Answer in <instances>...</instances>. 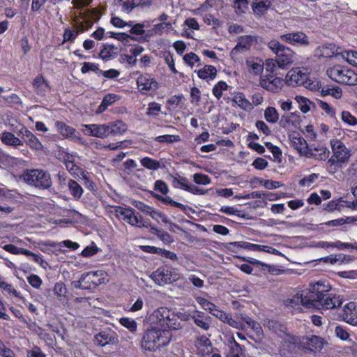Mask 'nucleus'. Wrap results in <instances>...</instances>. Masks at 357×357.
Wrapping results in <instances>:
<instances>
[{"label": "nucleus", "instance_id": "nucleus-1", "mask_svg": "<svg viewBox=\"0 0 357 357\" xmlns=\"http://www.w3.org/2000/svg\"><path fill=\"white\" fill-rule=\"evenodd\" d=\"M270 327L273 328L275 333L281 337L285 343H290L292 344H298L299 347L305 349L312 352H317L321 351L326 342L321 337L310 335L304 337H296L287 334L285 332L286 328L278 323L272 322Z\"/></svg>", "mask_w": 357, "mask_h": 357}, {"label": "nucleus", "instance_id": "nucleus-2", "mask_svg": "<svg viewBox=\"0 0 357 357\" xmlns=\"http://www.w3.org/2000/svg\"><path fill=\"white\" fill-rule=\"evenodd\" d=\"M172 333L166 329H148L143 335L141 348L149 351H155L157 349L167 345L171 339Z\"/></svg>", "mask_w": 357, "mask_h": 357}, {"label": "nucleus", "instance_id": "nucleus-3", "mask_svg": "<svg viewBox=\"0 0 357 357\" xmlns=\"http://www.w3.org/2000/svg\"><path fill=\"white\" fill-rule=\"evenodd\" d=\"M332 156L328 161L330 171H336L342 165L348 163L351 157L350 150L340 139H333L330 141Z\"/></svg>", "mask_w": 357, "mask_h": 357}, {"label": "nucleus", "instance_id": "nucleus-4", "mask_svg": "<svg viewBox=\"0 0 357 357\" xmlns=\"http://www.w3.org/2000/svg\"><path fill=\"white\" fill-rule=\"evenodd\" d=\"M22 178L27 185L40 190H47L52 185L50 174L43 169H26Z\"/></svg>", "mask_w": 357, "mask_h": 357}, {"label": "nucleus", "instance_id": "nucleus-5", "mask_svg": "<svg viewBox=\"0 0 357 357\" xmlns=\"http://www.w3.org/2000/svg\"><path fill=\"white\" fill-rule=\"evenodd\" d=\"M327 75L333 81L344 85H357V73L348 68L336 65L330 67L326 70Z\"/></svg>", "mask_w": 357, "mask_h": 357}, {"label": "nucleus", "instance_id": "nucleus-6", "mask_svg": "<svg viewBox=\"0 0 357 357\" xmlns=\"http://www.w3.org/2000/svg\"><path fill=\"white\" fill-rule=\"evenodd\" d=\"M268 47L277 55V64L279 68L284 69L293 62V52L278 40H271L268 42Z\"/></svg>", "mask_w": 357, "mask_h": 357}, {"label": "nucleus", "instance_id": "nucleus-7", "mask_svg": "<svg viewBox=\"0 0 357 357\" xmlns=\"http://www.w3.org/2000/svg\"><path fill=\"white\" fill-rule=\"evenodd\" d=\"M343 301L344 298L342 296L330 292L319 300L312 301V303H310V306L321 310H332L340 307Z\"/></svg>", "mask_w": 357, "mask_h": 357}, {"label": "nucleus", "instance_id": "nucleus-8", "mask_svg": "<svg viewBox=\"0 0 357 357\" xmlns=\"http://www.w3.org/2000/svg\"><path fill=\"white\" fill-rule=\"evenodd\" d=\"M310 301L307 294H296L291 298H288L284 301V305L292 312H301L303 308L310 309Z\"/></svg>", "mask_w": 357, "mask_h": 357}, {"label": "nucleus", "instance_id": "nucleus-9", "mask_svg": "<svg viewBox=\"0 0 357 357\" xmlns=\"http://www.w3.org/2000/svg\"><path fill=\"white\" fill-rule=\"evenodd\" d=\"M151 278L158 285L172 283L178 279L177 274L172 272L167 267H160L152 273Z\"/></svg>", "mask_w": 357, "mask_h": 357}, {"label": "nucleus", "instance_id": "nucleus-10", "mask_svg": "<svg viewBox=\"0 0 357 357\" xmlns=\"http://www.w3.org/2000/svg\"><path fill=\"white\" fill-rule=\"evenodd\" d=\"M331 286L326 281H318L310 285L307 294L311 303L313 300H319L326 294L330 293Z\"/></svg>", "mask_w": 357, "mask_h": 357}, {"label": "nucleus", "instance_id": "nucleus-11", "mask_svg": "<svg viewBox=\"0 0 357 357\" xmlns=\"http://www.w3.org/2000/svg\"><path fill=\"white\" fill-rule=\"evenodd\" d=\"M105 272L102 271H97L88 272L82 275V282L86 289H92L97 286L104 283L105 282Z\"/></svg>", "mask_w": 357, "mask_h": 357}, {"label": "nucleus", "instance_id": "nucleus-12", "mask_svg": "<svg viewBox=\"0 0 357 357\" xmlns=\"http://www.w3.org/2000/svg\"><path fill=\"white\" fill-rule=\"evenodd\" d=\"M114 213L116 218L123 220L132 226L135 227V225L140 223L138 220L139 216L135 213V211L132 208L116 206L114 207Z\"/></svg>", "mask_w": 357, "mask_h": 357}, {"label": "nucleus", "instance_id": "nucleus-13", "mask_svg": "<svg viewBox=\"0 0 357 357\" xmlns=\"http://www.w3.org/2000/svg\"><path fill=\"white\" fill-rule=\"evenodd\" d=\"M308 77V73L307 69H301L296 68L290 70L287 75L286 80L289 85L293 86L298 85H303Z\"/></svg>", "mask_w": 357, "mask_h": 357}, {"label": "nucleus", "instance_id": "nucleus-14", "mask_svg": "<svg viewBox=\"0 0 357 357\" xmlns=\"http://www.w3.org/2000/svg\"><path fill=\"white\" fill-rule=\"evenodd\" d=\"M54 124L57 132L64 138L71 139L74 142L84 144L82 137L76 132V130L73 127L60 121H56Z\"/></svg>", "mask_w": 357, "mask_h": 357}, {"label": "nucleus", "instance_id": "nucleus-15", "mask_svg": "<svg viewBox=\"0 0 357 357\" xmlns=\"http://www.w3.org/2000/svg\"><path fill=\"white\" fill-rule=\"evenodd\" d=\"M259 84L262 88L267 91L277 93L283 86L284 80L273 75H267L261 77Z\"/></svg>", "mask_w": 357, "mask_h": 357}, {"label": "nucleus", "instance_id": "nucleus-16", "mask_svg": "<svg viewBox=\"0 0 357 357\" xmlns=\"http://www.w3.org/2000/svg\"><path fill=\"white\" fill-rule=\"evenodd\" d=\"M82 131L88 136L98 138H105L108 137V130L106 123L104 124H83Z\"/></svg>", "mask_w": 357, "mask_h": 357}, {"label": "nucleus", "instance_id": "nucleus-17", "mask_svg": "<svg viewBox=\"0 0 357 357\" xmlns=\"http://www.w3.org/2000/svg\"><path fill=\"white\" fill-rule=\"evenodd\" d=\"M171 315V311L167 307H159L154 310L149 316V320L151 324L157 325L161 328L166 327L167 320Z\"/></svg>", "mask_w": 357, "mask_h": 357}, {"label": "nucleus", "instance_id": "nucleus-18", "mask_svg": "<svg viewBox=\"0 0 357 357\" xmlns=\"http://www.w3.org/2000/svg\"><path fill=\"white\" fill-rule=\"evenodd\" d=\"M19 135H22V140L23 144L26 143L27 146L34 151H41L43 149V146L39 139L29 130L26 128H23Z\"/></svg>", "mask_w": 357, "mask_h": 357}, {"label": "nucleus", "instance_id": "nucleus-19", "mask_svg": "<svg viewBox=\"0 0 357 357\" xmlns=\"http://www.w3.org/2000/svg\"><path fill=\"white\" fill-rule=\"evenodd\" d=\"M257 43V38L250 35L242 36L238 38L236 45L231 52V56H236L238 53L249 50Z\"/></svg>", "mask_w": 357, "mask_h": 357}, {"label": "nucleus", "instance_id": "nucleus-20", "mask_svg": "<svg viewBox=\"0 0 357 357\" xmlns=\"http://www.w3.org/2000/svg\"><path fill=\"white\" fill-rule=\"evenodd\" d=\"M280 39L292 45H307L309 41L307 36L301 31L282 34Z\"/></svg>", "mask_w": 357, "mask_h": 357}, {"label": "nucleus", "instance_id": "nucleus-21", "mask_svg": "<svg viewBox=\"0 0 357 357\" xmlns=\"http://www.w3.org/2000/svg\"><path fill=\"white\" fill-rule=\"evenodd\" d=\"M96 343L101 347L107 344H116L119 342L118 336L116 333L111 330L100 331L95 336Z\"/></svg>", "mask_w": 357, "mask_h": 357}, {"label": "nucleus", "instance_id": "nucleus-22", "mask_svg": "<svg viewBox=\"0 0 357 357\" xmlns=\"http://www.w3.org/2000/svg\"><path fill=\"white\" fill-rule=\"evenodd\" d=\"M138 89L143 93L149 91H155L158 89V82L149 75H141L137 81Z\"/></svg>", "mask_w": 357, "mask_h": 357}, {"label": "nucleus", "instance_id": "nucleus-23", "mask_svg": "<svg viewBox=\"0 0 357 357\" xmlns=\"http://www.w3.org/2000/svg\"><path fill=\"white\" fill-rule=\"evenodd\" d=\"M78 157L76 153L67 154L63 160V163L68 172L75 178L80 177L84 172L83 169L79 167L75 162V158Z\"/></svg>", "mask_w": 357, "mask_h": 357}, {"label": "nucleus", "instance_id": "nucleus-24", "mask_svg": "<svg viewBox=\"0 0 357 357\" xmlns=\"http://www.w3.org/2000/svg\"><path fill=\"white\" fill-rule=\"evenodd\" d=\"M330 155V151L326 147L319 145L317 146H309L305 157L313 158L317 160H326Z\"/></svg>", "mask_w": 357, "mask_h": 357}, {"label": "nucleus", "instance_id": "nucleus-25", "mask_svg": "<svg viewBox=\"0 0 357 357\" xmlns=\"http://www.w3.org/2000/svg\"><path fill=\"white\" fill-rule=\"evenodd\" d=\"M192 320L195 324L204 331H208L211 324V318L203 312L195 310L192 312Z\"/></svg>", "mask_w": 357, "mask_h": 357}, {"label": "nucleus", "instance_id": "nucleus-26", "mask_svg": "<svg viewBox=\"0 0 357 357\" xmlns=\"http://www.w3.org/2000/svg\"><path fill=\"white\" fill-rule=\"evenodd\" d=\"M291 145L301 155L305 156L308 150V145L304 138L298 133H293L289 136Z\"/></svg>", "mask_w": 357, "mask_h": 357}, {"label": "nucleus", "instance_id": "nucleus-27", "mask_svg": "<svg viewBox=\"0 0 357 357\" xmlns=\"http://www.w3.org/2000/svg\"><path fill=\"white\" fill-rule=\"evenodd\" d=\"M314 54L315 56L323 58H331L339 54L336 45L332 43H325L317 47Z\"/></svg>", "mask_w": 357, "mask_h": 357}, {"label": "nucleus", "instance_id": "nucleus-28", "mask_svg": "<svg viewBox=\"0 0 357 357\" xmlns=\"http://www.w3.org/2000/svg\"><path fill=\"white\" fill-rule=\"evenodd\" d=\"M343 319L351 325H357V312L354 302H349L344 306Z\"/></svg>", "mask_w": 357, "mask_h": 357}, {"label": "nucleus", "instance_id": "nucleus-29", "mask_svg": "<svg viewBox=\"0 0 357 357\" xmlns=\"http://www.w3.org/2000/svg\"><path fill=\"white\" fill-rule=\"evenodd\" d=\"M108 136L122 135L127 130V125L121 120L106 123Z\"/></svg>", "mask_w": 357, "mask_h": 357}, {"label": "nucleus", "instance_id": "nucleus-30", "mask_svg": "<svg viewBox=\"0 0 357 357\" xmlns=\"http://www.w3.org/2000/svg\"><path fill=\"white\" fill-rule=\"evenodd\" d=\"M1 140L5 145L12 146L15 149L23 146V141L10 132H3L1 135Z\"/></svg>", "mask_w": 357, "mask_h": 357}, {"label": "nucleus", "instance_id": "nucleus-31", "mask_svg": "<svg viewBox=\"0 0 357 357\" xmlns=\"http://www.w3.org/2000/svg\"><path fill=\"white\" fill-rule=\"evenodd\" d=\"M231 100L238 107L245 111H250L253 109L251 102L246 98L245 96L241 92L234 93Z\"/></svg>", "mask_w": 357, "mask_h": 357}, {"label": "nucleus", "instance_id": "nucleus-32", "mask_svg": "<svg viewBox=\"0 0 357 357\" xmlns=\"http://www.w3.org/2000/svg\"><path fill=\"white\" fill-rule=\"evenodd\" d=\"M33 88L36 93L40 96H44L49 90V85L41 75H38L33 82Z\"/></svg>", "mask_w": 357, "mask_h": 357}, {"label": "nucleus", "instance_id": "nucleus-33", "mask_svg": "<svg viewBox=\"0 0 357 357\" xmlns=\"http://www.w3.org/2000/svg\"><path fill=\"white\" fill-rule=\"evenodd\" d=\"M321 95L331 96L335 99H340L342 96V89L338 86L326 85L321 88Z\"/></svg>", "mask_w": 357, "mask_h": 357}, {"label": "nucleus", "instance_id": "nucleus-34", "mask_svg": "<svg viewBox=\"0 0 357 357\" xmlns=\"http://www.w3.org/2000/svg\"><path fill=\"white\" fill-rule=\"evenodd\" d=\"M227 345L229 351L227 357H241L243 354L242 348L233 336L229 338Z\"/></svg>", "mask_w": 357, "mask_h": 357}, {"label": "nucleus", "instance_id": "nucleus-35", "mask_svg": "<svg viewBox=\"0 0 357 357\" xmlns=\"http://www.w3.org/2000/svg\"><path fill=\"white\" fill-rule=\"evenodd\" d=\"M271 0H255L252 3V9L258 15H264L271 6Z\"/></svg>", "mask_w": 357, "mask_h": 357}, {"label": "nucleus", "instance_id": "nucleus-36", "mask_svg": "<svg viewBox=\"0 0 357 357\" xmlns=\"http://www.w3.org/2000/svg\"><path fill=\"white\" fill-rule=\"evenodd\" d=\"M217 75L216 68L211 65H205L204 67L197 71V75L200 79H206L210 78L213 79Z\"/></svg>", "mask_w": 357, "mask_h": 357}, {"label": "nucleus", "instance_id": "nucleus-37", "mask_svg": "<svg viewBox=\"0 0 357 357\" xmlns=\"http://www.w3.org/2000/svg\"><path fill=\"white\" fill-rule=\"evenodd\" d=\"M68 187L70 195L75 199H79L82 196L84 190L82 186L75 180L69 179Z\"/></svg>", "mask_w": 357, "mask_h": 357}, {"label": "nucleus", "instance_id": "nucleus-38", "mask_svg": "<svg viewBox=\"0 0 357 357\" xmlns=\"http://www.w3.org/2000/svg\"><path fill=\"white\" fill-rule=\"evenodd\" d=\"M149 215L157 222L161 221L163 223H169L177 229H181L180 226L172 222L167 215L154 208L151 209Z\"/></svg>", "mask_w": 357, "mask_h": 357}, {"label": "nucleus", "instance_id": "nucleus-39", "mask_svg": "<svg viewBox=\"0 0 357 357\" xmlns=\"http://www.w3.org/2000/svg\"><path fill=\"white\" fill-rule=\"evenodd\" d=\"M247 66L250 73L256 75H260L264 70V63L261 60H248L247 61Z\"/></svg>", "mask_w": 357, "mask_h": 357}, {"label": "nucleus", "instance_id": "nucleus-40", "mask_svg": "<svg viewBox=\"0 0 357 357\" xmlns=\"http://www.w3.org/2000/svg\"><path fill=\"white\" fill-rule=\"evenodd\" d=\"M142 166L151 171H156L161 167L160 162L149 157H144L140 159Z\"/></svg>", "mask_w": 357, "mask_h": 357}, {"label": "nucleus", "instance_id": "nucleus-41", "mask_svg": "<svg viewBox=\"0 0 357 357\" xmlns=\"http://www.w3.org/2000/svg\"><path fill=\"white\" fill-rule=\"evenodd\" d=\"M345 201L343 198H340L337 200H332L324 205V210L331 212L335 210L340 211L345 206Z\"/></svg>", "mask_w": 357, "mask_h": 357}, {"label": "nucleus", "instance_id": "nucleus-42", "mask_svg": "<svg viewBox=\"0 0 357 357\" xmlns=\"http://www.w3.org/2000/svg\"><path fill=\"white\" fill-rule=\"evenodd\" d=\"M129 23H131V26H128V27H130V33L131 34L137 35V36H142L145 33L144 28L148 27L149 26V24L148 22H143V23H137L134 24L133 21H129Z\"/></svg>", "mask_w": 357, "mask_h": 357}, {"label": "nucleus", "instance_id": "nucleus-43", "mask_svg": "<svg viewBox=\"0 0 357 357\" xmlns=\"http://www.w3.org/2000/svg\"><path fill=\"white\" fill-rule=\"evenodd\" d=\"M62 0H32L31 9L33 12H40L45 4L47 2L55 5L61 2Z\"/></svg>", "mask_w": 357, "mask_h": 357}, {"label": "nucleus", "instance_id": "nucleus-44", "mask_svg": "<svg viewBox=\"0 0 357 357\" xmlns=\"http://www.w3.org/2000/svg\"><path fill=\"white\" fill-rule=\"evenodd\" d=\"M265 119L271 123H276L279 119V114L273 107H268L264 111Z\"/></svg>", "mask_w": 357, "mask_h": 357}, {"label": "nucleus", "instance_id": "nucleus-45", "mask_svg": "<svg viewBox=\"0 0 357 357\" xmlns=\"http://www.w3.org/2000/svg\"><path fill=\"white\" fill-rule=\"evenodd\" d=\"M166 326L169 329L179 330L183 328V324L179 321L176 314L171 312V315L169 316L168 321L167 320Z\"/></svg>", "mask_w": 357, "mask_h": 357}, {"label": "nucleus", "instance_id": "nucleus-46", "mask_svg": "<svg viewBox=\"0 0 357 357\" xmlns=\"http://www.w3.org/2000/svg\"><path fill=\"white\" fill-rule=\"evenodd\" d=\"M161 105L156 102H151L148 104L146 112V116L149 117H156L161 112Z\"/></svg>", "mask_w": 357, "mask_h": 357}, {"label": "nucleus", "instance_id": "nucleus-47", "mask_svg": "<svg viewBox=\"0 0 357 357\" xmlns=\"http://www.w3.org/2000/svg\"><path fill=\"white\" fill-rule=\"evenodd\" d=\"M295 100L303 113L305 114L310 110V105L312 102L310 100L301 96H296Z\"/></svg>", "mask_w": 357, "mask_h": 357}, {"label": "nucleus", "instance_id": "nucleus-48", "mask_svg": "<svg viewBox=\"0 0 357 357\" xmlns=\"http://www.w3.org/2000/svg\"><path fill=\"white\" fill-rule=\"evenodd\" d=\"M183 60L185 63H187L191 68H193V66H195L196 63L197 66H200L202 65L199 57L194 52H190L188 54H186L183 56Z\"/></svg>", "mask_w": 357, "mask_h": 357}, {"label": "nucleus", "instance_id": "nucleus-49", "mask_svg": "<svg viewBox=\"0 0 357 357\" xmlns=\"http://www.w3.org/2000/svg\"><path fill=\"white\" fill-rule=\"evenodd\" d=\"M119 322L131 333H135L137 331V324L132 318L123 317L120 319Z\"/></svg>", "mask_w": 357, "mask_h": 357}, {"label": "nucleus", "instance_id": "nucleus-50", "mask_svg": "<svg viewBox=\"0 0 357 357\" xmlns=\"http://www.w3.org/2000/svg\"><path fill=\"white\" fill-rule=\"evenodd\" d=\"M241 319L245 321L256 333L261 332L260 324L245 314H240Z\"/></svg>", "mask_w": 357, "mask_h": 357}, {"label": "nucleus", "instance_id": "nucleus-51", "mask_svg": "<svg viewBox=\"0 0 357 357\" xmlns=\"http://www.w3.org/2000/svg\"><path fill=\"white\" fill-rule=\"evenodd\" d=\"M195 300L204 310L208 311L211 314H212V312L214 311V310H215V307H217L213 303L201 296H197Z\"/></svg>", "mask_w": 357, "mask_h": 357}, {"label": "nucleus", "instance_id": "nucleus-52", "mask_svg": "<svg viewBox=\"0 0 357 357\" xmlns=\"http://www.w3.org/2000/svg\"><path fill=\"white\" fill-rule=\"evenodd\" d=\"M3 249L13 255H29V250L22 248H18L13 244H7L3 246Z\"/></svg>", "mask_w": 357, "mask_h": 357}, {"label": "nucleus", "instance_id": "nucleus-53", "mask_svg": "<svg viewBox=\"0 0 357 357\" xmlns=\"http://www.w3.org/2000/svg\"><path fill=\"white\" fill-rule=\"evenodd\" d=\"M228 85L225 82L220 81L213 87V94L215 97L220 100L222 96V91H226Z\"/></svg>", "mask_w": 357, "mask_h": 357}, {"label": "nucleus", "instance_id": "nucleus-54", "mask_svg": "<svg viewBox=\"0 0 357 357\" xmlns=\"http://www.w3.org/2000/svg\"><path fill=\"white\" fill-rule=\"evenodd\" d=\"M54 293L60 301H62L63 298L66 297L68 293L66 285L62 282L56 283L54 287Z\"/></svg>", "mask_w": 357, "mask_h": 357}, {"label": "nucleus", "instance_id": "nucleus-55", "mask_svg": "<svg viewBox=\"0 0 357 357\" xmlns=\"http://www.w3.org/2000/svg\"><path fill=\"white\" fill-rule=\"evenodd\" d=\"M342 59L346 60L349 63L356 66L357 65V52L356 51H344L341 52Z\"/></svg>", "mask_w": 357, "mask_h": 357}, {"label": "nucleus", "instance_id": "nucleus-56", "mask_svg": "<svg viewBox=\"0 0 357 357\" xmlns=\"http://www.w3.org/2000/svg\"><path fill=\"white\" fill-rule=\"evenodd\" d=\"M172 185L176 188L183 189L186 191L190 185L188 179L184 177H174L172 179Z\"/></svg>", "mask_w": 357, "mask_h": 357}, {"label": "nucleus", "instance_id": "nucleus-57", "mask_svg": "<svg viewBox=\"0 0 357 357\" xmlns=\"http://www.w3.org/2000/svg\"><path fill=\"white\" fill-rule=\"evenodd\" d=\"M172 24L170 22H161L156 24L153 26L152 32L156 35H162L165 29L167 30L172 29Z\"/></svg>", "mask_w": 357, "mask_h": 357}, {"label": "nucleus", "instance_id": "nucleus-58", "mask_svg": "<svg viewBox=\"0 0 357 357\" xmlns=\"http://www.w3.org/2000/svg\"><path fill=\"white\" fill-rule=\"evenodd\" d=\"M234 8L236 13H245L248 8V2L247 0H235Z\"/></svg>", "mask_w": 357, "mask_h": 357}, {"label": "nucleus", "instance_id": "nucleus-59", "mask_svg": "<svg viewBox=\"0 0 357 357\" xmlns=\"http://www.w3.org/2000/svg\"><path fill=\"white\" fill-rule=\"evenodd\" d=\"M180 139L179 136L178 135H164L158 136L155 138V141L160 143H172L174 142H177Z\"/></svg>", "mask_w": 357, "mask_h": 357}, {"label": "nucleus", "instance_id": "nucleus-60", "mask_svg": "<svg viewBox=\"0 0 357 357\" xmlns=\"http://www.w3.org/2000/svg\"><path fill=\"white\" fill-rule=\"evenodd\" d=\"M78 33V31L73 30L70 27L66 28L63 35V42H73L77 38Z\"/></svg>", "mask_w": 357, "mask_h": 357}, {"label": "nucleus", "instance_id": "nucleus-61", "mask_svg": "<svg viewBox=\"0 0 357 357\" xmlns=\"http://www.w3.org/2000/svg\"><path fill=\"white\" fill-rule=\"evenodd\" d=\"M110 23L115 27L122 29L125 26H131V23H129V22H126L123 20L121 18L117 17V16H113L112 17L110 20Z\"/></svg>", "mask_w": 357, "mask_h": 357}, {"label": "nucleus", "instance_id": "nucleus-62", "mask_svg": "<svg viewBox=\"0 0 357 357\" xmlns=\"http://www.w3.org/2000/svg\"><path fill=\"white\" fill-rule=\"evenodd\" d=\"M193 179L196 183L202 185L209 184L211 181L208 176L199 173L195 174L193 175Z\"/></svg>", "mask_w": 357, "mask_h": 357}, {"label": "nucleus", "instance_id": "nucleus-63", "mask_svg": "<svg viewBox=\"0 0 357 357\" xmlns=\"http://www.w3.org/2000/svg\"><path fill=\"white\" fill-rule=\"evenodd\" d=\"M132 205L135 208H137V209L141 211L142 213H144L146 215H149L151 213V209L153 208L152 206H149V205L146 204L145 203L140 202V201H134L132 202Z\"/></svg>", "mask_w": 357, "mask_h": 357}, {"label": "nucleus", "instance_id": "nucleus-64", "mask_svg": "<svg viewBox=\"0 0 357 357\" xmlns=\"http://www.w3.org/2000/svg\"><path fill=\"white\" fill-rule=\"evenodd\" d=\"M342 120L349 126H355L357 124V119L347 111H343L342 112Z\"/></svg>", "mask_w": 357, "mask_h": 357}]
</instances>
